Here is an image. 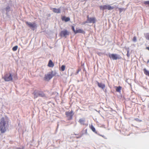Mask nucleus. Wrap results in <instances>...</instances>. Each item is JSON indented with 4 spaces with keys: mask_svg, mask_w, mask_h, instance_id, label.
Here are the masks:
<instances>
[{
    "mask_svg": "<svg viewBox=\"0 0 149 149\" xmlns=\"http://www.w3.org/2000/svg\"><path fill=\"white\" fill-rule=\"evenodd\" d=\"M72 27V29L73 30V31H74V33H75L76 30L74 29V26H72L71 27Z\"/></svg>",
    "mask_w": 149,
    "mask_h": 149,
    "instance_id": "24",
    "label": "nucleus"
},
{
    "mask_svg": "<svg viewBox=\"0 0 149 149\" xmlns=\"http://www.w3.org/2000/svg\"><path fill=\"white\" fill-rule=\"evenodd\" d=\"M3 78L6 81H10L12 80V75L10 73L9 74H5Z\"/></svg>",
    "mask_w": 149,
    "mask_h": 149,
    "instance_id": "4",
    "label": "nucleus"
},
{
    "mask_svg": "<svg viewBox=\"0 0 149 149\" xmlns=\"http://www.w3.org/2000/svg\"><path fill=\"white\" fill-rule=\"evenodd\" d=\"M65 66L64 65H62V66H61L60 70L62 71H63L65 70Z\"/></svg>",
    "mask_w": 149,
    "mask_h": 149,
    "instance_id": "19",
    "label": "nucleus"
},
{
    "mask_svg": "<svg viewBox=\"0 0 149 149\" xmlns=\"http://www.w3.org/2000/svg\"><path fill=\"white\" fill-rule=\"evenodd\" d=\"M97 134L98 135L102 137H103L104 138V135H102L100 134Z\"/></svg>",
    "mask_w": 149,
    "mask_h": 149,
    "instance_id": "29",
    "label": "nucleus"
},
{
    "mask_svg": "<svg viewBox=\"0 0 149 149\" xmlns=\"http://www.w3.org/2000/svg\"><path fill=\"white\" fill-rule=\"evenodd\" d=\"M78 33H81L83 34L85 33V32L82 29H78L76 30V31L74 33L75 34H76Z\"/></svg>",
    "mask_w": 149,
    "mask_h": 149,
    "instance_id": "11",
    "label": "nucleus"
},
{
    "mask_svg": "<svg viewBox=\"0 0 149 149\" xmlns=\"http://www.w3.org/2000/svg\"><path fill=\"white\" fill-rule=\"evenodd\" d=\"M38 96H44V94H42V95H41V94L39 93L38 94Z\"/></svg>",
    "mask_w": 149,
    "mask_h": 149,
    "instance_id": "28",
    "label": "nucleus"
},
{
    "mask_svg": "<svg viewBox=\"0 0 149 149\" xmlns=\"http://www.w3.org/2000/svg\"><path fill=\"white\" fill-rule=\"evenodd\" d=\"M122 87L120 86H119L118 87H116V92H120L121 90Z\"/></svg>",
    "mask_w": 149,
    "mask_h": 149,
    "instance_id": "18",
    "label": "nucleus"
},
{
    "mask_svg": "<svg viewBox=\"0 0 149 149\" xmlns=\"http://www.w3.org/2000/svg\"><path fill=\"white\" fill-rule=\"evenodd\" d=\"M96 19L94 17H89V16L87 17V20L86 22L87 23H94L96 22Z\"/></svg>",
    "mask_w": 149,
    "mask_h": 149,
    "instance_id": "6",
    "label": "nucleus"
},
{
    "mask_svg": "<svg viewBox=\"0 0 149 149\" xmlns=\"http://www.w3.org/2000/svg\"><path fill=\"white\" fill-rule=\"evenodd\" d=\"M80 137H81V136H79V137H77V138H80Z\"/></svg>",
    "mask_w": 149,
    "mask_h": 149,
    "instance_id": "33",
    "label": "nucleus"
},
{
    "mask_svg": "<svg viewBox=\"0 0 149 149\" xmlns=\"http://www.w3.org/2000/svg\"><path fill=\"white\" fill-rule=\"evenodd\" d=\"M48 66L49 67L52 68L54 66V64L52 62V61L50 60L49 61V63L48 65Z\"/></svg>",
    "mask_w": 149,
    "mask_h": 149,
    "instance_id": "14",
    "label": "nucleus"
},
{
    "mask_svg": "<svg viewBox=\"0 0 149 149\" xmlns=\"http://www.w3.org/2000/svg\"><path fill=\"white\" fill-rule=\"evenodd\" d=\"M146 49L149 51V47H146Z\"/></svg>",
    "mask_w": 149,
    "mask_h": 149,
    "instance_id": "30",
    "label": "nucleus"
},
{
    "mask_svg": "<svg viewBox=\"0 0 149 149\" xmlns=\"http://www.w3.org/2000/svg\"><path fill=\"white\" fill-rule=\"evenodd\" d=\"M6 124V122L5 121L4 118H2L0 120V131L1 133H3L6 131V128L5 125Z\"/></svg>",
    "mask_w": 149,
    "mask_h": 149,
    "instance_id": "1",
    "label": "nucleus"
},
{
    "mask_svg": "<svg viewBox=\"0 0 149 149\" xmlns=\"http://www.w3.org/2000/svg\"><path fill=\"white\" fill-rule=\"evenodd\" d=\"M62 21H64L65 22H67L70 21V19L69 17L63 16L62 17Z\"/></svg>",
    "mask_w": 149,
    "mask_h": 149,
    "instance_id": "10",
    "label": "nucleus"
},
{
    "mask_svg": "<svg viewBox=\"0 0 149 149\" xmlns=\"http://www.w3.org/2000/svg\"><path fill=\"white\" fill-rule=\"evenodd\" d=\"M17 149H20L19 148H18Z\"/></svg>",
    "mask_w": 149,
    "mask_h": 149,
    "instance_id": "32",
    "label": "nucleus"
},
{
    "mask_svg": "<svg viewBox=\"0 0 149 149\" xmlns=\"http://www.w3.org/2000/svg\"><path fill=\"white\" fill-rule=\"evenodd\" d=\"M119 10L120 13H121V12L123 11V10H124V9H123V8H119Z\"/></svg>",
    "mask_w": 149,
    "mask_h": 149,
    "instance_id": "27",
    "label": "nucleus"
},
{
    "mask_svg": "<svg viewBox=\"0 0 149 149\" xmlns=\"http://www.w3.org/2000/svg\"><path fill=\"white\" fill-rule=\"evenodd\" d=\"M109 57L110 58L112 59L113 60H116L117 59H119L121 57L119 56L116 54H109Z\"/></svg>",
    "mask_w": 149,
    "mask_h": 149,
    "instance_id": "5",
    "label": "nucleus"
},
{
    "mask_svg": "<svg viewBox=\"0 0 149 149\" xmlns=\"http://www.w3.org/2000/svg\"><path fill=\"white\" fill-rule=\"evenodd\" d=\"M97 85L99 87L102 89H104L105 88V85L103 84L98 82Z\"/></svg>",
    "mask_w": 149,
    "mask_h": 149,
    "instance_id": "12",
    "label": "nucleus"
},
{
    "mask_svg": "<svg viewBox=\"0 0 149 149\" xmlns=\"http://www.w3.org/2000/svg\"><path fill=\"white\" fill-rule=\"evenodd\" d=\"M53 76L52 73L51 74H46L44 77V79L46 81H48L52 78Z\"/></svg>",
    "mask_w": 149,
    "mask_h": 149,
    "instance_id": "8",
    "label": "nucleus"
},
{
    "mask_svg": "<svg viewBox=\"0 0 149 149\" xmlns=\"http://www.w3.org/2000/svg\"><path fill=\"white\" fill-rule=\"evenodd\" d=\"M78 122L81 125H85V120L84 119L82 118L79 119V120Z\"/></svg>",
    "mask_w": 149,
    "mask_h": 149,
    "instance_id": "15",
    "label": "nucleus"
},
{
    "mask_svg": "<svg viewBox=\"0 0 149 149\" xmlns=\"http://www.w3.org/2000/svg\"><path fill=\"white\" fill-rule=\"evenodd\" d=\"M52 11L56 13H59L61 12V10L60 9H56V8H52Z\"/></svg>",
    "mask_w": 149,
    "mask_h": 149,
    "instance_id": "13",
    "label": "nucleus"
},
{
    "mask_svg": "<svg viewBox=\"0 0 149 149\" xmlns=\"http://www.w3.org/2000/svg\"><path fill=\"white\" fill-rule=\"evenodd\" d=\"M69 33H70L67 30H65L61 32L60 33V35L61 37H64L65 38H66L67 36L69 35Z\"/></svg>",
    "mask_w": 149,
    "mask_h": 149,
    "instance_id": "7",
    "label": "nucleus"
},
{
    "mask_svg": "<svg viewBox=\"0 0 149 149\" xmlns=\"http://www.w3.org/2000/svg\"><path fill=\"white\" fill-rule=\"evenodd\" d=\"M100 10H104L105 9H106L108 10H110L114 8V7L113 6H112L109 5L101 6H100Z\"/></svg>",
    "mask_w": 149,
    "mask_h": 149,
    "instance_id": "2",
    "label": "nucleus"
},
{
    "mask_svg": "<svg viewBox=\"0 0 149 149\" xmlns=\"http://www.w3.org/2000/svg\"><path fill=\"white\" fill-rule=\"evenodd\" d=\"M127 56L128 57L130 56V54H129V50H128L127 51Z\"/></svg>",
    "mask_w": 149,
    "mask_h": 149,
    "instance_id": "25",
    "label": "nucleus"
},
{
    "mask_svg": "<svg viewBox=\"0 0 149 149\" xmlns=\"http://www.w3.org/2000/svg\"><path fill=\"white\" fill-rule=\"evenodd\" d=\"M133 41L135 42L136 41V37L135 36H134L132 39Z\"/></svg>",
    "mask_w": 149,
    "mask_h": 149,
    "instance_id": "26",
    "label": "nucleus"
},
{
    "mask_svg": "<svg viewBox=\"0 0 149 149\" xmlns=\"http://www.w3.org/2000/svg\"><path fill=\"white\" fill-rule=\"evenodd\" d=\"M144 3L145 5H148L149 6V1H147L144 2Z\"/></svg>",
    "mask_w": 149,
    "mask_h": 149,
    "instance_id": "23",
    "label": "nucleus"
},
{
    "mask_svg": "<svg viewBox=\"0 0 149 149\" xmlns=\"http://www.w3.org/2000/svg\"><path fill=\"white\" fill-rule=\"evenodd\" d=\"M65 114L67 117H69L70 119H72L73 116V111L71 110L70 112H66L65 113Z\"/></svg>",
    "mask_w": 149,
    "mask_h": 149,
    "instance_id": "9",
    "label": "nucleus"
},
{
    "mask_svg": "<svg viewBox=\"0 0 149 149\" xmlns=\"http://www.w3.org/2000/svg\"><path fill=\"white\" fill-rule=\"evenodd\" d=\"M143 71L145 74L149 77V71H148L146 68L144 69Z\"/></svg>",
    "mask_w": 149,
    "mask_h": 149,
    "instance_id": "17",
    "label": "nucleus"
},
{
    "mask_svg": "<svg viewBox=\"0 0 149 149\" xmlns=\"http://www.w3.org/2000/svg\"><path fill=\"white\" fill-rule=\"evenodd\" d=\"M145 37L147 40H149V33H148L146 34Z\"/></svg>",
    "mask_w": 149,
    "mask_h": 149,
    "instance_id": "21",
    "label": "nucleus"
},
{
    "mask_svg": "<svg viewBox=\"0 0 149 149\" xmlns=\"http://www.w3.org/2000/svg\"><path fill=\"white\" fill-rule=\"evenodd\" d=\"M25 23L30 28L33 30L37 27V25L35 23H30V22H26Z\"/></svg>",
    "mask_w": 149,
    "mask_h": 149,
    "instance_id": "3",
    "label": "nucleus"
},
{
    "mask_svg": "<svg viewBox=\"0 0 149 149\" xmlns=\"http://www.w3.org/2000/svg\"><path fill=\"white\" fill-rule=\"evenodd\" d=\"M18 48L17 46H15L12 48V50L13 51H15L17 50Z\"/></svg>",
    "mask_w": 149,
    "mask_h": 149,
    "instance_id": "20",
    "label": "nucleus"
},
{
    "mask_svg": "<svg viewBox=\"0 0 149 149\" xmlns=\"http://www.w3.org/2000/svg\"><path fill=\"white\" fill-rule=\"evenodd\" d=\"M10 9V8L9 6H8L6 8V10L7 12H9Z\"/></svg>",
    "mask_w": 149,
    "mask_h": 149,
    "instance_id": "22",
    "label": "nucleus"
},
{
    "mask_svg": "<svg viewBox=\"0 0 149 149\" xmlns=\"http://www.w3.org/2000/svg\"><path fill=\"white\" fill-rule=\"evenodd\" d=\"M90 128L91 129L92 131L93 132H94L95 133L97 134V132L96 130L95 127H94L92 125H91L90 127Z\"/></svg>",
    "mask_w": 149,
    "mask_h": 149,
    "instance_id": "16",
    "label": "nucleus"
},
{
    "mask_svg": "<svg viewBox=\"0 0 149 149\" xmlns=\"http://www.w3.org/2000/svg\"><path fill=\"white\" fill-rule=\"evenodd\" d=\"M37 97H38L37 96H36V95H35L34 98H36Z\"/></svg>",
    "mask_w": 149,
    "mask_h": 149,
    "instance_id": "31",
    "label": "nucleus"
}]
</instances>
